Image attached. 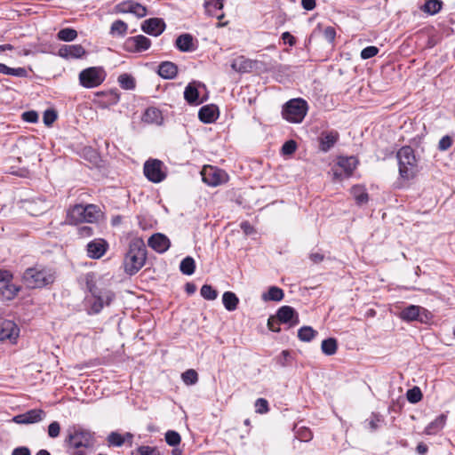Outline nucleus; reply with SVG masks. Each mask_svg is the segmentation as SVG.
Listing matches in <instances>:
<instances>
[{
    "mask_svg": "<svg viewBox=\"0 0 455 455\" xmlns=\"http://www.w3.org/2000/svg\"><path fill=\"white\" fill-rule=\"evenodd\" d=\"M12 455H31V451L28 447L20 446L13 449Z\"/></svg>",
    "mask_w": 455,
    "mask_h": 455,
    "instance_id": "obj_61",
    "label": "nucleus"
},
{
    "mask_svg": "<svg viewBox=\"0 0 455 455\" xmlns=\"http://www.w3.org/2000/svg\"><path fill=\"white\" fill-rule=\"evenodd\" d=\"M94 443V433L76 426L68 429L64 440V445L69 455H87L85 449H92Z\"/></svg>",
    "mask_w": 455,
    "mask_h": 455,
    "instance_id": "obj_1",
    "label": "nucleus"
},
{
    "mask_svg": "<svg viewBox=\"0 0 455 455\" xmlns=\"http://www.w3.org/2000/svg\"><path fill=\"white\" fill-rule=\"evenodd\" d=\"M22 119L25 122L34 124L38 121V114L34 110L26 111L22 114Z\"/></svg>",
    "mask_w": 455,
    "mask_h": 455,
    "instance_id": "obj_57",
    "label": "nucleus"
},
{
    "mask_svg": "<svg viewBox=\"0 0 455 455\" xmlns=\"http://www.w3.org/2000/svg\"><path fill=\"white\" fill-rule=\"evenodd\" d=\"M442 5L443 3L440 0H427L423 7V11L434 15L440 12Z\"/></svg>",
    "mask_w": 455,
    "mask_h": 455,
    "instance_id": "obj_41",
    "label": "nucleus"
},
{
    "mask_svg": "<svg viewBox=\"0 0 455 455\" xmlns=\"http://www.w3.org/2000/svg\"><path fill=\"white\" fill-rule=\"evenodd\" d=\"M222 303L228 311H235L239 304V299L233 291H225L222 295Z\"/></svg>",
    "mask_w": 455,
    "mask_h": 455,
    "instance_id": "obj_31",
    "label": "nucleus"
},
{
    "mask_svg": "<svg viewBox=\"0 0 455 455\" xmlns=\"http://www.w3.org/2000/svg\"><path fill=\"white\" fill-rule=\"evenodd\" d=\"M151 46V40L143 35L128 37L124 43V49L128 52H141Z\"/></svg>",
    "mask_w": 455,
    "mask_h": 455,
    "instance_id": "obj_13",
    "label": "nucleus"
},
{
    "mask_svg": "<svg viewBox=\"0 0 455 455\" xmlns=\"http://www.w3.org/2000/svg\"><path fill=\"white\" fill-rule=\"evenodd\" d=\"M339 134L337 131L323 132L319 136V149L328 152L338 141Z\"/></svg>",
    "mask_w": 455,
    "mask_h": 455,
    "instance_id": "obj_20",
    "label": "nucleus"
},
{
    "mask_svg": "<svg viewBox=\"0 0 455 455\" xmlns=\"http://www.w3.org/2000/svg\"><path fill=\"white\" fill-rule=\"evenodd\" d=\"M0 73L17 77H27L28 71L24 68H10L4 63H0Z\"/></svg>",
    "mask_w": 455,
    "mask_h": 455,
    "instance_id": "obj_33",
    "label": "nucleus"
},
{
    "mask_svg": "<svg viewBox=\"0 0 455 455\" xmlns=\"http://www.w3.org/2000/svg\"><path fill=\"white\" fill-rule=\"evenodd\" d=\"M317 335V331L311 326H302L298 331V338L303 342H310Z\"/></svg>",
    "mask_w": 455,
    "mask_h": 455,
    "instance_id": "obj_35",
    "label": "nucleus"
},
{
    "mask_svg": "<svg viewBox=\"0 0 455 455\" xmlns=\"http://www.w3.org/2000/svg\"><path fill=\"white\" fill-rule=\"evenodd\" d=\"M279 323V321L275 316H270L267 320L268 329L275 332H279L281 331Z\"/></svg>",
    "mask_w": 455,
    "mask_h": 455,
    "instance_id": "obj_58",
    "label": "nucleus"
},
{
    "mask_svg": "<svg viewBox=\"0 0 455 455\" xmlns=\"http://www.w3.org/2000/svg\"><path fill=\"white\" fill-rule=\"evenodd\" d=\"M283 291L277 286H271L267 292L263 293L262 299L265 301H281L283 299Z\"/></svg>",
    "mask_w": 455,
    "mask_h": 455,
    "instance_id": "obj_32",
    "label": "nucleus"
},
{
    "mask_svg": "<svg viewBox=\"0 0 455 455\" xmlns=\"http://www.w3.org/2000/svg\"><path fill=\"white\" fill-rule=\"evenodd\" d=\"M240 228L246 235H251L256 233L255 228L248 221L241 222Z\"/></svg>",
    "mask_w": 455,
    "mask_h": 455,
    "instance_id": "obj_59",
    "label": "nucleus"
},
{
    "mask_svg": "<svg viewBox=\"0 0 455 455\" xmlns=\"http://www.w3.org/2000/svg\"><path fill=\"white\" fill-rule=\"evenodd\" d=\"M299 435V438L301 440V441H305V442H307L309 440L312 439L313 437V435L311 433V431L309 429H304V430H301L298 433Z\"/></svg>",
    "mask_w": 455,
    "mask_h": 455,
    "instance_id": "obj_63",
    "label": "nucleus"
},
{
    "mask_svg": "<svg viewBox=\"0 0 455 455\" xmlns=\"http://www.w3.org/2000/svg\"><path fill=\"white\" fill-rule=\"evenodd\" d=\"M446 420L447 416L443 413L440 414L426 427L425 434L428 435H436L444 427Z\"/></svg>",
    "mask_w": 455,
    "mask_h": 455,
    "instance_id": "obj_25",
    "label": "nucleus"
},
{
    "mask_svg": "<svg viewBox=\"0 0 455 455\" xmlns=\"http://www.w3.org/2000/svg\"><path fill=\"white\" fill-rule=\"evenodd\" d=\"M383 421V418L379 413L372 412L371 417L366 419L369 427L371 431H375L379 428V424Z\"/></svg>",
    "mask_w": 455,
    "mask_h": 455,
    "instance_id": "obj_48",
    "label": "nucleus"
},
{
    "mask_svg": "<svg viewBox=\"0 0 455 455\" xmlns=\"http://www.w3.org/2000/svg\"><path fill=\"white\" fill-rule=\"evenodd\" d=\"M200 294L207 300H214L218 297V291L210 284H204L201 287Z\"/></svg>",
    "mask_w": 455,
    "mask_h": 455,
    "instance_id": "obj_42",
    "label": "nucleus"
},
{
    "mask_svg": "<svg viewBox=\"0 0 455 455\" xmlns=\"http://www.w3.org/2000/svg\"><path fill=\"white\" fill-rule=\"evenodd\" d=\"M308 107L305 100L297 98L289 100L283 108V117L288 122L299 124L305 118Z\"/></svg>",
    "mask_w": 455,
    "mask_h": 455,
    "instance_id": "obj_6",
    "label": "nucleus"
},
{
    "mask_svg": "<svg viewBox=\"0 0 455 455\" xmlns=\"http://www.w3.org/2000/svg\"><path fill=\"white\" fill-rule=\"evenodd\" d=\"M297 149V143L293 140H287L282 147V153L283 155H291Z\"/></svg>",
    "mask_w": 455,
    "mask_h": 455,
    "instance_id": "obj_55",
    "label": "nucleus"
},
{
    "mask_svg": "<svg viewBox=\"0 0 455 455\" xmlns=\"http://www.w3.org/2000/svg\"><path fill=\"white\" fill-rule=\"evenodd\" d=\"M20 329L16 323L11 320H4L1 323L0 339H16L19 336Z\"/></svg>",
    "mask_w": 455,
    "mask_h": 455,
    "instance_id": "obj_22",
    "label": "nucleus"
},
{
    "mask_svg": "<svg viewBox=\"0 0 455 455\" xmlns=\"http://www.w3.org/2000/svg\"><path fill=\"white\" fill-rule=\"evenodd\" d=\"M181 379L186 385H195L198 381V374L195 370L189 369L181 374Z\"/></svg>",
    "mask_w": 455,
    "mask_h": 455,
    "instance_id": "obj_43",
    "label": "nucleus"
},
{
    "mask_svg": "<svg viewBox=\"0 0 455 455\" xmlns=\"http://www.w3.org/2000/svg\"><path fill=\"white\" fill-rule=\"evenodd\" d=\"M148 246L158 253L165 252L171 246L169 238L161 233L155 234L148 239Z\"/></svg>",
    "mask_w": 455,
    "mask_h": 455,
    "instance_id": "obj_19",
    "label": "nucleus"
},
{
    "mask_svg": "<svg viewBox=\"0 0 455 455\" xmlns=\"http://www.w3.org/2000/svg\"><path fill=\"white\" fill-rule=\"evenodd\" d=\"M396 156L400 176L407 180L413 179L419 172L414 150L409 146L403 147L398 150Z\"/></svg>",
    "mask_w": 455,
    "mask_h": 455,
    "instance_id": "obj_4",
    "label": "nucleus"
},
{
    "mask_svg": "<svg viewBox=\"0 0 455 455\" xmlns=\"http://www.w3.org/2000/svg\"><path fill=\"white\" fill-rule=\"evenodd\" d=\"M118 83L124 90H133L136 87V81L132 75L122 74L118 76Z\"/></svg>",
    "mask_w": 455,
    "mask_h": 455,
    "instance_id": "obj_38",
    "label": "nucleus"
},
{
    "mask_svg": "<svg viewBox=\"0 0 455 455\" xmlns=\"http://www.w3.org/2000/svg\"><path fill=\"white\" fill-rule=\"evenodd\" d=\"M256 412L263 414L268 411V403L265 398H259L255 402Z\"/></svg>",
    "mask_w": 455,
    "mask_h": 455,
    "instance_id": "obj_56",
    "label": "nucleus"
},
{
    "mask_svg": "<svg viewBox=\"0 0 455 455\" xmlns=\"http://www.w3.org/2000/svg\"><path fill=\"white\" fill-rule=\"evenodd\" d=\"M178 73V67L171 61H164L158 66V75L164 79H173Z\"/></svg>",
    "mask_w": 455,
    "mask_h": 455,
    "instance_id": "obj_27",
    "label": "nucleus"
},
{
    "mask_svg": "<svg viewBox=\"0 0 455 455\" xmlns=\"http://www.w3.org/2000/svg\"><path fill=\"white\" fill-rule=\"evenodd\" d=\"M184 99L190 105H199L202 101L199 100V92L197 84L196 82L189 83L184 91Z\"/></svg>",
    "mask_w": 455,
    "mask_h": 455,
    "instance_id": "obj_26",
    "label": "nucleus"
},
{
    "mask_svg": "<svg viewBox=\"0 0 455 455\" xmlns=\"http://www.w3.org/2000/svg\"><path fill=\"white\" fill-rule=\"evenodd\" d=\"M46 417V412L42 409H32L24 413L14 416L12 422L17 424L28 425L41 422Z\"/></svg>",
    "mask_w": 455,
    "mask_h": 455,
    "instance_id": "obj_14",
    "label": "nucleus"
},
{
    "mask_svg": "<svg viewBox=\"0 0 455 455\" xmlns=\"http://www.w3.org/2000/svg\"><path fill=\"white\" fill-rule=\"evenodd\" d=\"M177 49L183 52H189L196 50L194 38L190 34H182L179 36L175 41Z\"/></svg>",
    "mask_w": 455,
    "mask_h": 455,
    "instance_id": "obj_24",
    "label": "nucleus"
},
{
    "mask_svg": "<svg viewBox=\"0 0 455 455\" xmlns=\"http://www.w3.org/2000/svg\"><path fill=\"white\" fill-rule=\"evenodd\" d=\"M323 36L328 42L332 43L336 36L335 28L333 27L325 28L323 31Z\"/></svg>",
    "mask_w": 455,
    "mask_h": 455,
    "instance_id": "obj_60",
    "label": "nucleus"
},
{
    "mask_svg": "<svg viewBox=\"0 0 455 455\" xmlns=\"http://www.w3.org/2000/svg\"><path fill=\"white\" fill-rule=\"evenodd\" d=\"M219 116L218 108L214 105H206L200 108L198 117L204 124L213 123Z\"/></svg>",
    "mask_w": 455,
    "mask_h": 455,
    "instance_id": "obj_23",
    "label": "nucleus"
},
{
    "mask_svg": "<svg viewBox=\"0 0 455 455\" xmlns=\"http://www.w3.org/2000/svg\"><path fill=\"white\" fill-rule=\"evenodd\" d=\"M20 291V286H17L11 282L6 283L0 288V299L4 300H12L17 296Z\"/></svg>",
    "mask_w": 455,
    "mask_h": 455,
    "instance_id": "obj_29",
    "label": "nucleus"
},
{
    "mask_svg": "<svg viewBox=\"0 0 455 455\" xmlns=\"http://www.w3.org/2000/svg\"><path fill=\"white\" fill-rule=\"evenodd\" d=\"M453 144V138L450 135L443 136L438 142V149L440 151L448 150Z\"/></svg>",
    "mask_w": 455,
    "mask_h": 455,
    "instance_id": "obj_52",
    "label": "nucleus"
},
{
    "mask_svg": "<svg viewBox=\"0 0 455 455\" xmlns=\"http://www.w3.org/2000/svg\"><path fill=\"white\" fill-rule=\"evenodd\" d=\"M407 400L411 403H417L422 399V393L419 387H414L408 389L406 393Z\"/></svg>",
    "mask_w": 455,
    "mask_h": 455,
    "instance_id": "obj_46",
    "label": "nucleus"
},
{
    "mask_svg": "<svg viewBox=\"0 0 455 455\" xmlns=\"http://www.w3.org/2000/svg\"><path fill=\"white\" fill-rule=\"evenodd\" d=\"M13 275L8 270H0V282L9 283L12 280Z\"/></svg>",
    "mask_w": 455,
    "mask_h": 455,
    "instance_id": "obj_64",
    "label": "nucleus"
},
{
    "mask_svg": "<svg viewBox=\"0 0 455 455\" xmlns=\"http://www.w3.org/2000/svg\"><path fill=\"white\" fill-rule=\"evenodd\" d=\"M400 317L406 322L419 321L426 323L431 320L432 314L420 306L410 305L401 311Z\"/></svg>",
    "mask_w": 455,
    "mask_h": 455,
    "instance_id": "obj_9",
    "label": "nucleus"
},
{
    "mask_svg": "<svg viewBox=\"0 0 455 455\" xmlns=\"http://www.w3.org/2000/svg\"><path fill=\"white\" fill-rule=\"evenodd\" d=\"M136 455H160L156 447L141 445L137 448Z\"/></svg>",
    "mask_w": 455,
    "mask_h": 455,
    "instance_id": "obj_50",
    "label": "nucleus"
},
{
    "mask_svg": "<svg viewBox=\"0 0 455 455\" xmlns=\"http://www.w3.org/2000/svg\"><path fill=\"white\" fill-rule=\"evenodd\" d=\"M127 29L128 25L124 21L117 20L114 21L110 27V34L114 36H124L126 35Z\"/></svg>",
    "mask_w": 455,
    "mask_h": 455,
    "instance_id": "obj_37",
    "label": "nucleus"
},
{
    "mask_svg": "<svg viewBox=\"0 0 455 455\" xmlns=\"http://www.w3.org/2000/svg\"><path fill=\"white\" fill-rule=\"evenodd\" d=\"M101 216V212L94 204H76L68 212V219L72 224L82 222L93 223L98 221Z\"/></svg>",
    "mask_w": 455,
    "mask_h": 455,
    "instance_id": "obj_5",
    "label": "nucleus"
},
{
    "mask_svg": "<svg viewBox=\"0 0 455 455\" xmlns=\"http://www.w3.org/2000/svg\"><path fill=\"white\" fill-rule=\"evenodd\" d=\"M181 437L180 434L174 430H168L165 433V442L170 446H177L180 443Z\"/></svg>",
    "mask_w": 455,
    "mask_h": 455,
    "instance_id": "obj_45",
    "label": "nucleus"
},
{
    "mask_svg": "<svg viewBox=\"0 0 455 455\" xmlns=\"http://www.w3.org/2000/svg\"><path fill=\"white\" fill-rule=\"evenodd\" d=\"M107 73L102 67H90L83 69L78 76L81 86L91 89L100 86L106 79Z\"/></svg>",
    "mask_w": 455,
    "mask_h": 455,
    "instance_id": "obj_7",
    "label": "nucleus"
},
{
    "mask_svg": "<svg viewBox=\"0 0 455 455\" xmlns=\"http://www.w3.org/2000/svg\"><path fill=\"white\" fill-rule=\"evenodd\" d=\"M89 291L93 298L90 310L93 314H99L105 306L110 305L115 298L113 291L109 290H100L95 285H90Z\"/></svg>",
    "mask_w": 455,
    "mask_h": 455,
    "instance_id": "obj_8",
    "label": "nucleus"
},
{
    "mask_svg": "<svg viewBox=\"0 0 455 455\" xmlns=\"http://www.w3.org/2000/svg\"><path fill=\"white\" fill-rule=\"evenodd\" d=\"M165 29V23L163 19L150 18L144 20L141 24V30L150 36H158Z\"/></svg>",
    "mask_w": 455,
    "mask_h": 455,
    "instance_id": "obj_17",
    "label": "nucleus"
},
{
    "mask_svg": "<svg viewBox=\"0 0 455 455\" xmlns=\"http://www.w3.org/2000/svg\"><path fill=\"white\" fill-rule=\"evenodd\" d=\"M322 352L326 355H332L336 354L338 349V343L336 339L328 338L322 341L321 345Z\"/></svg>",
    "mask_w": 455,
    "mask_h": 455,
    "instance_id": "obj_34",
    "label": "nucleus"
},
{
    "mask_svg": "<svg viewBox=\"0 0 455 455\" xmlns=\"http://www.w3.org/2000/svg\"><path fill=\"white\" fill-rule=\"evenodd\" d=\"M292 356L291 355V352L288 350H283L282 353L277 356L276 363L282 366L286 367L288 365L291 364Z\"/></svg>",
    "mask_w": 455,
    "mask_h": 455,
    "instance_id": "obj_47",
    "label": "nucleus"
},
{
    "mask_svg": "<svg viewBox=\"0 0 455 455\" xmlns=\"http://www.w3.org/2000/svg\"><path fill=\"white\" fill-rule=\"evenodd\" d=\"M161 116V113L158 109L155 108H148L144 115L143 120L147 123H156Z\"/></svg>",
    "mask_w": 455,
    "mask_h": 455,
    "instance_id": "obj_44",
    "label": "nucleus"
},
{
    "mask_svg": "<svg viewBox=\"0 0 455 455\" xmlns=\"http://www.w3.org/2000/svg\"><path fill=\"white\" fill-rule=\"evenodd\" d=\"M275 317L279 323H288L290 327H293L299 323L298 312L291 306H282L279 307Z\"/></svg>",
    "mask_w": 455,
    "mask_h": 455,
    "instance_id": "obj_16",
    "label": "nucleus"
},
{
    "mask_svg": "<svg viewBox=\"0 0 455 455\" xmlns=\"http://www.w3.org/2000/svg\"><path fill=\"white\" fill-rule=\"evenodd\" d=\"M49 437L57 438L60 434V425L58 421H52L47 429Z\"/></svg>",
    "mask_w": 455,
    "mask_h": 455,
    "instance_id": "obj_54",
    "label": "nucleus"
},
{
    "mask_svg": "<svg viewBox=\"0 0 455 455\" xmlns=\"http://www.w3.org/2000/svg\"><path fill=\"white\" fill-rule=\"evenodd\" d=\"M223 8L222 0H207L204 3L205 12L212 17H216L217 19H221L222 14H219L218 12Z\"/></svg>",
    "mask_w": 455,
    "mask_h": 455,
    "instance_id": "obj_30",
    "label": "nucleus"
},
{
    "mask_svg": "<svg viewBox=\"0 0 455 455\" xmlns=\"http://www.w3.org/2000/svg\"><path fill=\"white\" fill-rule=\"evenodd\" d=\"M358 160L355 156H339L338 158L337 166L332 169L333 175L341 179L343 176L350 177L356 168Z\"/></svg>",
    "mask_w": 455,
    "mask_h": 455,
    "instance_id": "obj_12",
    "label": "nucleus"
},
{
    "mask_svg": "<svg viewBox=\"0 0 455 455\" xmlns=\"http://www.w3.org/2000/svg\"><path fill=\"white\" fill-rule=\"evenodd\" d=\"M107 442L110 447H121L125 443V437H123V435L118 432L113 431L108 435Z\"/></svg>",
    "mask_w": 455,
    "mask_h": 455,
    "instance_id": "obj_39",
    "label": "nucleus"
},
{
    "mask_svg": "<svg viewBox=\"0 0 455 455\" xmlns=\"http://www.w3.org/2000/svg\"><path fill=\"white\" fill-rule=\"evenodd\" d=\"M55 279L54 270L41 266L28 267L22 275V282L29 289H42L52 284Z\"/></svg>",
    "mask_w": 455,
    "mask_h": 455,
    "instance_id": "obj_3",
    "label": "nucleus"
},
{
    "mask_svg": "<svg viewBox=\"0 0 455 455\" xmlns=\"http://www.w3.org/2000/svg\"><path fill=\"white\" fill-rule=\"evenodd\" d=\"M147 259V248L144 241L135 237L129 243V250L124 257L125 273L133 275L143 267Z\"/></svg>",
    "mask_w": 455,
    "mask_h": 455,
    "instance_id": "obj_2",
    "label": "nucleus"
},
{
    "mask_svg": "<svg viewBox=\"0 0 455 455\" xmlns=\"http://www.w3.org/2000/svg\"><path fill=\"white\" fill-rule=\"evenodd\" d=\"M309 259L315 264H319L324 259V255L321 252H311L309 254Z\"/></svg>",
    "mask_w": 455,
    "mask_h": 455,
    "instance_id": "obj_62",
    "label": "nucleus"
},
{
    "mask_svg": "<svg viewBox=\"0 0 455 455\" xmlns=\"http://www.w3.org/2000/svg\"><path fill=\"white\" fill-rule=\"evenodd\" d=\"M144 175L154 183L164 180L166 177L163 171V163L158 159H150L145 162L143 167Z\"/></svg>",
    "mask_w": 455,
    "mask_h": 455,
    "instance_id": "obj_11",
    "label": "nucleus"
},
{
    "mask_svg": "<svg viewBox=\"0 0 455 455\" xmlns=\"http://www.w3.org/2000/svg\"><path fill=\"white\" fill-rule=\"evenodd\" d=\"M119 13H132L137 18H143L147 15V7L134 0H126L119 3L116 6Z\"/></svg>",
    "mask_w": 455,
    "mask_h": 455,
    "instance_id": "obj_15",
    "label": "nucleus"
},
{
    "mask_svg": "<svg viewBox=\"0 0 455 455\" xmlns=\"http://www.w3.org/2000/svg\"><path fill=\"white\" fill-rule=\"evenodd\" d=\"M379 53V48L376 46H367L361 52V58L363 60H368L376 56Z\"/></svg>",
    "mask_w": 455,
    "mask_h": 455,
    "instance_id": "obj_53",
    "label": "nucleus"
},
{
    "mask_svg": "<svg viewBox=\"0 0 455 455\" xmlns=\"http://www.w3.org/2000/svg\"><path fill=\"white\" fill-rule=\"evenodd\" d=\"M252 67L253 62L243 56H239L234 59L231 63L232 69L239 73L250 72L252 69Z\"/></svg>",
    "mask_w": 455,
    "mask_h": 455,
    "instance_id": "obj_28",
    "label": "nucleus"
},
{
    "mask_svg": "<svg viewBox=\"0 0 455 455\" xmlns=\"http://www.w3.org/2000/svg\"><path fill=\"white\" fill-rule=\"evenodd\" d=\"M86 52L81 44L63 45L59 50V55L66 59H79Z\"/></svg>",
    "mask_w": 455,
    "mask_h": 455,
    "instance_id": "obj_21",
    "label": "nucleus"
},
{
    "mask_svg": "<svg viewBox=\"0 0 455 455\" xmlns=\"http://www.w3.org/2000/svg\"><path fill=\"white\" fill-rule=\"evenodd\" d=\"M58 39L64 42H71L77 36V32L74 28H62L58 32Z\"/></svg>",
    "mask_w": 455,
    "mask_h": 455,
    "instance_id": "obj_40",
    "label": "nucleus"
},
{
    "mask_svg": "<svg viewBox=\"0 0 455 455\" xmlns=\"http://www.w3.org/2000/svg\"><path fill=\"white\" fill-rule=\"evenodd\" d=\"M57 119V113L53 109H47L44 113L43 120L46 126H51Z\"/></svg>",
    "mask_w": 455,
    "mask_h": 455,
    "instance_id": "obj_51",
    "label": "nucleus"
},
{
    "mask_svg": "<svg viewBox=\"0 0 455 455\" xmlns=\"http://www.w3.org/2000/svg\"><path fill=\"white\" fill-rule=\"evenodd\" d=\"M201 175L203 181L212 187L226 183L228 180V175L226 172L211 165L204 166L201 172Z\"/></svg>",
    "mask_w": 455,
    "mask_h": 455,
    "instance_id": "obj_10",
    "label": "nucleus"
},
{
    "mask_svg": "<svg viewBox=\"0 0 455 455\" xmlns=\"http://www.w3.org/2000/svg\"><path fill=\"white\" fill-rule=\"evenodd\" d=\"M108 248L104 239H94L87 244V255L91 259H100Z\"/></svg>",
    "mask_w": 455,
    "mask_h": 455,
    "instance_id": "obj_18",
    "label": "nucleus"
},
{
    "mask_svg": "<svg viewBox=\"0 0 455 455\" xmlns=\"http://www.w3.org/2000/svg\"><path fill=\"white\" fill-rule=\"evenodd\" d=\"M196 262L195 259L188 256L184 258L180 264V270L182 274L191 275L195 273Z\"/></svg>",
    "mask_w": 455,
    "mask_h": 455,
    "instance_id": "obj_36",
    "label": "nucleus"
},
{
    "mask_svg": "<svg viewBox=\"0 0 455 455\" xmlns=\"http://www.w3.org/2000/svg\"><path fill=\"white\" fill-rule=\"evenodd\" d=\"M351 193L354 199H368V194L366 188L362 185H355L351 188Z\"/></svg>",
    "mask_w": 455,
    "mask_h": 455,
    "instance_id": "obj_49",
    "label": "nucleus"
}]
</instances>
